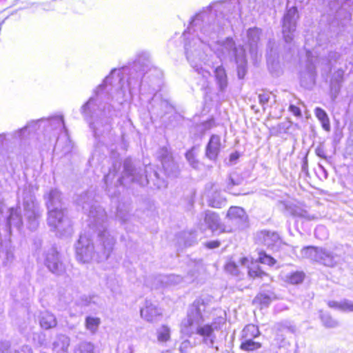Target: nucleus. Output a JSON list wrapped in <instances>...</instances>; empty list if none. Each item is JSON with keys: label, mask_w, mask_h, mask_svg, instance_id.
<instances>
[{"label": "nucleus", "mask_w": 353, "mask_h": 353, "mask_svg": "<svg viewBox=\"0 0 353 353\" xmlns=\"http://www.w3.org/2000/svg\"><path fill=\"white\" fill-rule=\"evenodd\" d=\"M161 75V72L153 66L147 52H139L129 65L112 70L94 91V96L81 107V113L89 123L94 137H99L109 132L112 121L117 116L113 105L105 100L111 99L122 104L128 97L134 94L153 93L156 91L154 84Z\"/></svg>", "instance_id": "f257e3e1"}, {"label": "nucleus", "mask_w": 353, "mask_h": 353, "mask_svg": "<svg viewBox=\"0 0 353 353\" xmlns=\"http://www.w3.org/2000/svg\"><path fill=\"white\" fill-rule=\"evenodd\" d=\"M77 204L81 205L84 213L88 214L89 227L97 232V239L94 243L85 234H81L76 244V257L82 263L92 261L97 263L107 260L113 250L114 238L106 230V213L86 192L79 196Z\"/></svg>", "instance_id": "f03ea898"}, {"label": "nucleus", "mask_w": 353, "mask_h": 353, "mask_svg": "<svg viewBox=\"0 0 353 353\" xmlns=\"http://www.w3.org/2000/svg\"><path fill=\"white\" fill-rule=\"evenodd\" d=\"M8 212L6 230L9 234L12 227L20 230L23 225L30 230H37L43 210L37 201L32 185L25 184L19 189L17 206L9 208Z\"/></svg>", "instance_id": "7ed1b4c3"}, {"label": "nucleus", "mask_w": 353, "mask_h": 353, "mask_svg": "<svg viewBox=\"0 0 353 353\" xmlns=\"http://www.w3.org/2000/svg\"><path fill=\"white\" fill-rule=\"evenodd\" d=\"M208 46L221 61L234 58L239 79L244 78L247 72V59L245 49L242 46L236 47L234 41L230 37L224 40H214V37H210L208 41Z\"/></svg>", "instance_id": "20e7f679"}, {"label": "nucleus", "mask_w": 353, "mask_h": 353, "mask_svg": "<svg viewBox=\"0 0 353 353\" xmlns=\"http://www.w3.org/2000/svg\"><path fill=\"white\" fill-rule=\"evenodd\" d=\"M121 185L126 186L130 183H137L141 186L151 184V187L161 189L167 186L165 180L161 179L158 172L150 165L145 168V175L141 169L134 168L130 161L126 160L123 164V175L118 179Z\"/></svg>", "instance_id": "39448f33"}, {"label": "nucleus", "mask_w": 353, "mask_h": 353, "mask_svg": "<svg viewBox=\"0 0 353 353\" xmlns=\"http://www.w3.org/2000/svg\"><path fill=\"white\" fill-rule=\"evenodd\" d=\"M204 46V43L200 39L193 38L188 43H185V50L187 59L191 66L204 79H208L210 73L203 67V63H205L207 61L206 55L203 52Z\"/></svg>", "instance_id": "423d86ee"}, {"label": "nucleus", "mask_w": 353, "mask_h": 353, "mask_svg": "<svg viewBox=\"0 0 353 353\" xmlns=\"http://www.w3.org/2000/svg\"><path fill=\"white\" fill-rule=\"evenodd\" d=\"M321 37H323V35L319 34L315 41L316 45H318L319 46H322L320 43ZM304 49L306 52L307 60L305 68L300 72V83L302 87L306 89H310L315 84L316 77V69L312 60L314 57L313 54H316L318 51L316 46L313 48V45L312 43H310V39L307 36L305 38Z\"/></svg>", "instance_id": "0eeeda50"}, {"label": "nucleus", "mask_w": 353, "mask_h": 353, "mask_svg": "<svg viewBox=\"0 0 353 353\" xmlns=\"http://www.w3.org/2000/svg\"><path fill=\"white\" fill-rule=\"evenodd\" d=\"M188 267V274L184 277L176 274L160 275L157 278L158 281L161 282L163 286L178 285L182 282L191 283L197 276L203 265L201 261H190Z\"/></svg>", "instance_id": "6e6552de"}, {"label": "nucleus", "mask_w": 353, "mask_h": 353, "mask_svg": "<svg viewBox=\"0 0 353 353\" xmlns=\"http://www.w3.org/2000/svg\"><path fill=\"white\" fill-rule=\"evenodd\" d=\"M207 302L202 298L196 299L188 307L186 318L181 324V330L196 323H204L207 314Z\"/></svg>", "instance_id": "1a4fd4ad"}, {"label": "nucleus", "mask_w": 353, "mask_h": 353, "mask_svg": "<svg viewBox=\"0 0 353 353\" xmlns=\"http://www.w3.org/2000/svg\"><path fill=\"white\" fill-rule=\"evenodd\" d=\"M215 330H218L216 322H213L210 324L200 323L185 328L181 330V332L188 336L197 334L202 338V341L205 344L212 346L216 339V336L214 333Z\"/></svg>", "instance_id": "9d476101"}, {"label": "nucleus", "mask_w": 353, "mask_h": 353, "mask_svg": "<svg viewBox=\"0 0 353 353\" xmlns=\"http://www.w3.org/2000/svg\"><path fill=\"white\" fill-rule=\"evenodd\" d=\"M47 223L52 230H57L60 234L70 230V221L65 218L64 209L48 210Z\"/></svg>", "instance_id": "9b49d317"}, {"label": "nucleus", "mask_w": 353, "mask_h": 353, "mask_svg": "<svg viewBox=\"0 0 353 353\" xmlns=\"http://www.w3.org/2000/svg\"><path fill=\"white\" fill-rule=\"evenodd\" d=\"M44 263L48 269L54 274L61 275L65 272V267L60 259L59 254L54 247L45 251Z\"/></svg>", "instance_id": "f8f14e48"}, {"label": "nucleus", "mask_w": 353, "mask_h": 353, "mask_svg": "<svg viewBox=\"0 0 353 353\" xmlns=\"http://www.w3.org/2000/svg\"><path fill=\"white\" fill-rule=\"evenodd\" d=\"M342 257L341 247L336 246L332 250L320 248L318 263L327 267H334L341 261Z\"/></svg>", "instance_id": "ddd939ff"}, {"label": "nucleus", "mask_w": 353, "mask_h": 353, "mask_svg": "<svg viewBox=\"0 0 353 353\" xmlns=\"http://www.w3.org/2000/svg\"><path fill=\"white\" fill-rule=\"evenodd\" d=\"M165 174L169 177H176L179 174V166L173 161L171 154L167 148H162L158 152Z\"/></svg>", "instance_id": "4468645a"}, {"label": "nucleus", "mask_w": 353, "mask_h": 353, "mask_svg": "<svg viewBox=\"0 0 353 353\" xmlns=\"http://www.w3.org/2000/svg\"><path fill=\"white\" fill-rule=\"evenodd\" d=\"M255 239L257 243L271 249L278 248L281 243V239L276 232L266 230L258 232Z\"/></svg>", "instance_id": "2eb2a0df"}, {"label": "nucleus", "mask_w": 353, "mask_h": 353, "mask_svg": "<svg viewBox=\"0 0 353 353\" xmlns=\"http://www.w3.org/2000/svg\"><path fill=\"white\" fill-rule=\"evenodd\" d=\"M43 199L47 210L64 209L62 194L57 188H51L46 191Z\"/></svg>", "instance_id": "dca6fc26"}, {"label": "nucleus", "mask_w": 353, "mask_h": 353, "mask_svg": "<svg viewBox=\"0 0 353 353\" xmlns=\"http://www.w3.org/2000/svg\"><path fill=\"white\" fill-rule=\"evenodd\" d=\"M141 317L148 322H154L161 315V310L155 302L146 299L140 310Z\"/></svg>", "instance_id": "f3484780"}, {"label": "nucleus", "mask_w": 353, "mask_h": 353, "mask_svg": "<svg viewBox=\"0 0 353 353\" xmlns=\"http://www.w3.org/2000/svg\"><path fill=\"white\" fill-rule=\"evenodd\" d=\"M227 216L232 224L239 229H243L247 226L248 216L242 208L236 206L230 207Z\"/></svg>", "instance_id": "a211bd4d"}, {"label": "nucleus", "mask_w": 353, "mask_h": 353, "mask_svg": "<svg viewBox=\"0 0 353 353\" xmlns=\"http://www.w3.org/2000/svg\"><path fill=\"white\" fill-rule=\"evenodd\" d=\"M345 70L342 68H339L334 70L331 76L330 79V97L332 101H334L337 98L344 80Z\"/></svg>", "instance_id": "6ab92c4d"}, {"label": "nucleus", "mask_w": 353, "mask_h": 353, "mask_svg": "<svg viewBox=\"0 0 353 353\" xmlns=\"http://www.w3.org/2000/svg\"><path fill=\"white\" fill-rule=\"evenodd\" d=\"M221 137L219 135L211 136L205 148V156L211 161H215L220 152Z\"/></svg>", "instance_id": "aec40b11"}, {"label": "nucleus", "mask_w": 353, "mask_h": 353, "mask_svg": "<svg viewBox=\"0 0 353 353\" xmlns=\"http://www.w3.org/2000/svg\"><path fill=\"white\" fill-rule=\"evenodd\" d=\"M210 190L207 191V197L208 205L212 208H221L225 205L226 200L221 196L220 192L214 189V185L209 184ZM208 185L206 186L208 188Z\"/></svg>", "instance_id": "412c9836"}, {"label": "nucleus", "mask_w": 353, "mask_h": 353, "mask_svg": "<svg viewBox=\"0 0 353 353\" xmlns=\"http://www.w3.org/2000/svg\"><path fill=\"white\" fill-rule=\"evenodd\" d=\"M204 221L207 225L208 228L212 230V232L220 230L223 232L224 229L220 221L219 215L214 212L208 210L204 214Z\"/></svg>", "instance_id": "4be33fe9"}, {"label": "nucleus", "mask_w": 353, "mask_h": 353, "mask_svg": "<svg viewBox=\"0 0 353 353\" xmlns=\"http://www.w3.org/2000/svg\"><path fill=\"white\" fill-rule=\"evenodd\" d=\"M70 338L64 334H59L52 343V350L56 353H69Z\"/></svg>", "instance_id": "5701e85b"}, {"label": "nucleus", "mask_w": 353, "mask_h": 353, "mask_svg": "<svg viewBox=\"0 0 353 353\" xmlns=\"http://www.w3.org/2000/svg\"><path fill=\"white\" fill-rule=\"evenodd\" d=\"M39 323L43 329L49 330L54 327L57 324V321L53 314L46 311L41 313Z\"/></svg>", "instance_id": "b1692460"}, {"label": "nucleus", "mask_w": 353, "mask_h": 353, "mask_svg": "<svg viewBox=\"0 0 353 353\" xmlns=\"http://www.w3.org/2000/svg\"><path fill=\"white\" fill-rule=\"evenodd\" d=\"M47 122L48 123L50 129L54 132L55 137L59 132L62 130L66 132V128L62 116L50 117L47 120Z\"/></svg>", "instance_id": "393cba45"}, {"label": "nucleus", "mask_w": 353, "mask_h": 353, "mask_svg": "<svg viewBox=\"0 0 353 353\" xmlns=\"http://www.w3.org/2000/svg\"><path fill=\"white\" fill-rule=\"evenodd\" d=\"M214 75L219 90L224 92L228 86V78L223 66H218L214 70Z\"/></svg>", "instance_id": "a878e982"}, {"label": "nucleus", "mask_w": 353, "mask_h": 353, "mask_svg": "<svg viewBox=\"0 0 353 353\" xmlns=\"http://www.w3.org/2000/svg\"><path fill=\"white\" fill-rule=\"evenodd\" d=\"M261 30L259 28H249L247 32V37L250 46V52L253 54L257 48V43L259 40Z\"/></svg>", "instance_id": "bb28decb"}, {"label": "nucleus", "mask_w": 353, "mask_h": 353, "mask_svg": "<svg viewBox=\"0 0 353 353\" xmlns=\"http://www.w3.org/2000/svg\"><path fill=\"white\" fill-rule=\"evenodd\" d=\"M327 304L330 307L339 310L343 312L353 311V303L347 299H344L341 301H330Z\"/></svg>", "instance_id": "cd10ccee"}, {"label": "nucleus", "mask_w": 353, "mask_h": 353, "mask_svg": "<svg viewBox=\"0 0 353 353\" xmlns=\"http://www.w3.org/2000/svg\"><path fill=\"white\" fill-rule=\"evenodd\" d=\"M101 323L100 318L88 316L85 319V327L90 333L94 334L97 332Z\"/></svg>", "instance_id": "c85d7f7f"}, {"label": "nucleus", "mask_w": 353, "mask_h": 353, "mask_svg": "<svg viewBox=\"0 0 353 353\" xmlns=\"http://www.w3.org/2000/svg\"><path fill=\"white\" fill-rule=\"evenodd\" d=\"M260 335V331L256 325L253 324L247 325L241 332V339H254Z\"/></svg>", "instance_id": "c756f323"}, {"label": "nucleus", "mask_w": 353, "mask_h": 353, "mask_svg": "<svg viewBox=\"0 0 353 353\" xmlns=\"http://www.w3.org/2000/svg\"><path fill=\"white\" fill-rule=\"evenodd\" d=\"M320 248L306 246L301 250V256L304 258L318 262L319 260Z\"/></svg>", "instance_id": "7c9ffc66"}, {"label": "nucleus", "mask_w": 353, "mask_h": 353, "mask_svg": "<svg viewBox=\"0 0 353 353\" xmlns=\"http://www.w3.org/2000/svg\"><path fill=\"white\" fill-rule=\"evenodd\" d=\"M243 182V178L236 172H231L226 181L225 190L231 192L235 185H239Z\"/></svg>", "instance_id": "2f4dec72"}, {"label": "nucleus", "mask_w": 353, "mask_h": 353, "mask_svg": "<svg viewBox=\"0 0 353 353\" xmlns=\"http://www.w3.org/2000/svg\"><path fill=\"white\" fill-rule=\"evenodd\" d=\"M296 23H283V36L287 43H290L296 32Z\"/></svg>", "instance_id": "473e14b6"}, {"label": "nucleus", "mask_w": 353, "mask_h": 353, "mask_svg": "<svg viewBox=\"0 0 353 353\" xmlns=\"http://www.w3.org/2000/svg\"><path fill=\"white\" fill-rule=\"evenodd\" d=\"M314 114L321 121L323 128L326 131H330V119L326 112L321 108H316L314 110Z\"/></svg>", "instance_id": "72a5a7b5"}, {"label": "nucleus", "mask_w": 353, "mask_h": 353, "mask_svg": "<svg viewBox=\"0 0 353 353\" xmlns=\"http://www.w3.org/2000/svg\"><path fill=\"white\" fill-rule=\"evenodd\" d=\"M240 348L243 351L253 352L261 347V344L254 339H241Z\"/></svg>", "instance_id": "f704fd0d"}, {"label": "nucleus", "mask_w": 353, "mask_h": 353, "mask_svg": "<svg viewBox=\"0 0 353 353\" xmlns=\"http://www.w3.org/2000/svg\"><path fill=\"white\" fill-rule=\"evenodd\" d=\"M170 328L165 325H161L157 330V340L159 343H165L170 339Z\"/></svg>", "instance_id": "c9c22d12"}, {"label": "nucleus", "mask_w": 353, "mask_h": 353, "mask_svg": "<svg viewBox=\"0 0 353 353\" xmlns=\"http://www.w3.org/2000/svg\"><path fill=\"white\" fill-rule=\"evenodd\" d=\"M157 105L160 110H156V108L154 107L152 108V111L154 113H157V115L161 117L167 113H169L172 110V107L168 103L167 101L161 100L157 103Z\"/></svg>", "instance_id": "e433bc0d"}, {"label": "nucleus", "mask_w": 353, "mask_h": 353, "mask_svg": "<svg viewBox=\"0 0 353 353\" xmlns=\"http://www.w3.org/2000/svg\"><path fill=\"white\" fill-rule=\"evenodd\" d=\"M305 274L303 272H294L286 276V281L290 284L296 285L303 282Z\"/></svg>", "instance_id": "4c0bfd02"}, {"label": "nucleus", "mask_w": 353, "mask_h": 353, "mask_svg": "<svg viewBox=\"0 0 353 353\" xmlns=\"http://www.w3.org/2000/svg\"><path fill=\"white\" fill-rule=\"evenodd\" d=\"M292 214L295 218L305 219L307 221L315 219L314 215H311L306 210L301 208H295L292 211Z\"/></svg>", "instance_id": "58836bf2"}, {"label": "nucleus", "mask_w": 353, "mask_h": 353, "mask_svg": "<svg viewBox=\"0 0 353 353\" xmlns=\"http://www.w3.org/2000/svg\"><path fill=\"white\" fill-rule=\"evenodd\" d=\"M94 345L90 342H81L74 350V353H94Z\"/></svg>", "instance_id": "ea45409f"}, {"label": "nucleus", "mask_w": 353, "mask_h": 353, "mask_svg": "<svg viewBox=\"0 0 353 353\" xmlns=\"http://www.w3.org/2000/svg\"><path fill=\"white\" fill-rule=\"evenodd\" d=\"M248 275L254 279L263 278L264 276H267V274L261 270L257 264H252L251 267H248Z\"/></svg>", "instance_id": "a19ab883"}, {"label": "nucleus", "mask_w": 353, "mask_h": 353, "mask_svg": "<svg viewBox=\"0 0 353 353\" xmlns=\"http://www.w3.org/2000/svg\"><path fill=\"white\" fill-rule=\"evenodd\" d=\"M321 319L323 325L326 327L332 328L338 325V322L333 319L329 314L322 313L321 314Z\"/></svg>", "instance_id": "79ce46f5"}, {"label": "nucleus", "mask_w": 353, "mask_h": 353, "mask_svg": "<svg viewBox=\"0 0 353 353\" xmlns=\"http://www.w3.org/2000/svg\"><path fill=\"white\" fill-rule=\"evenodd\" d=\"M258 260L260 263L267 264L270 266H272L276 263V260L270 255H268L263 252H259Z\"/></svg>", "instance_id": "37998d69"}, {"label": "nucleus", "mask_w": 353, "mask_h": 353, "mask_svg": "<svg viewBox=\"0 0 353 353\" xmlns=\"http://www.w3.org/2000/svg\"><path fill=\"white\" fill-rule=\"evenodd\" d=\"M85 305H96L98 307H102L103 306V300L99 298V296L97 295H91L89 296H86L85 298Z\"/></svg>", "instance_id": "c03bdc74"}, {"label": "nucleus", "mask_w": 353, "mask_h": 353, "mask_svg": "<svg viewBox=\"0 0 353 353\" xmlns=\"http://www.w3.org/2000/svg\"><path fill=\"white\" fill-rule=\"evenodd\" d=\"M43 120H39L37 121H32V122H30L29 123H28L24 128L16 131L14 134V136L15 137H18L19 139H21L22 137H23V134L27 131L28 130H30V128H34V125H36L37 124V123L39 122H43Z\"/></svg>", "instance_id": "a18cd8bd"}, {"label": "nucleus", "mask_w": 353, "mask_h": 353, "mask_svg": "<svg viewBox=\"0 0 353 353\" xmlns=\"http://www.w3.org/2000/svg\"><path fill=\"white\" fill-rule=\"evenodd\" d=\"M185 158L187 159V161H188V163H190V165L193 168H197L198 166H199V161L195 158V156H194V152L192 150H188L186 153H185Z\"/></svg>", "instance_id": "49530a36"}, {"label": "nucleus", "mask_w": 353, "mask_h": 353, "mask_svg": "<svg viewBox=\"0 0 353 353\" xmlns=\"http://www.w3.org/2000/svg\"><path fill=\"white\" fill-rule=\"evenodd\" d=\"M254 301L262 305L268 306L271 302V298L265 294L260 293L255 297Z\"/></svg>", "instance_id": "de8ad7c7"}, {"label": "nucleus", "mask_w": 353, "mask_h": 353, "mask_svg": "<svg viewBox=\"0 0 353 353\" xmlns=\"http://www.w3.org/2000/svg\"><path fill=\"white\" fill-rule=\"evenodd\" d=\"M225 270L232 275L237 276L239 274V268L236 263L234 261H229L225 266Z\"/></svg>", "instance_id": "09e8293b"}, {"label": "nucleus", "mask_w": 353, "mask_h": 353, "mask_svg": "<svg viewBox=\"0 0 353 353\" xmlns=\"http://www.w3.org/2000/svg\"><path fill=\"white\" fill-rule=\"evenodd\" d=\"M1 254L4 256L5 259L3 261V263L6 265H9L14 259L13 250L11 248L6 249L5 252H0V256H1Z\"/></svg>", "instance_id": "8fccbe9b"}, {"label": "nucleus", "mask_w": 353, "mask_h": 353, "mask_svg": "<svg viewBox=\"0 0 353 353\" xmlns=\"http://www.w3.org/2000/svg\"><path fill=\"white\" fill-rule=\"evenodd\" d=\"M314 235L316 238L320 239H324L327 237V230L323 225L316 227L314 230Z\"/></svg>", "instance_id": "3c124183"}, {"label": "nucleus", "mask_w": 353, "mask_h": 353, "mask_svg": "<svg viewBox=\"0 0 353 353\" xmlns=\"http://www.w3.org/2000/svg\"><path fill=\"white\" fill-rule=\"evenodd\" d=\"M117 217L121 221L122 223H124L128 220V213L123 212L121 209L119 207L117 212Z\"/></svg>", "instance_id": "603ef678"}, {"label": "nucleus", "mask_w": 353, "mask_h": 353, "mask_svg": "<svg viewBox=\"0 0 353 353\" xmlns=\"http://www.w3.org/2000/svg\"><path fill=\"white\" fill-rule=\"evenodd\" d=\"M10 344L8 341L0 342V353H10Z\"/></svg>", "instance_id": "864d4df0"}, {"label": "nucleus", "mask_w": 353, "mask_h": 353, "mask_svg": "<svg viewBox=\"0 0 353 353\" xmlns=\"http://www.w3.org/2000/svg\"><path fill=\"white\" fill-rule=\"evenodd\" d=\"M270 99V94L269 93H263L259 94V101L261 105H265Z\"/></svg>", "instance_id": "5fc2aeb1"}, {"label": "nucleus", "mask_w": 353, "mask_h": 353, "mask_svg": "<svg viewBox=\"0 0 353 353\" xmlns=\"http://www.w3.org/2000/svg\"><path fill=\"white\" fill-rule=\"evenodd\" d=\"M290 111L296 117L301 116V111L297 106L291 104L289 107Z\"/></svg>", "instance_id": "6e6d98bb"}, {"label": "nucleus", "mask_w": 353, "mask_h": 353, "mask_svg": "<svg viewBox=\"0 0 353 353\" xmlns=\"http://www.w3.org/2000/svg\"><path fill=\"white\" fill-rule=\"evenodd\" d=\"M14 353H32V351L28 345H23L19 349L15 350Z\"/></svg>", "instance_id": "4d7b16f0"}, {"label": "nucleus", "mask_w": 353, "mask_h": 353, "mask_svg": "<svg viewBox=\"0 0 353 353\" xmlns=\"http://www.w3.org/2000/svg\"><path fill=\"white\" fill-rule=\"evenodd\" d=\"M316 154L323 159H326L325 152L323 147L319 146L315 150Z\"/></svg>", "instance_id": "13d9d810"}, {"label": "nucleus", "mask_w": 353, "mask_h": 353, "mask_svg": "<svg viewBox=\"0 0 353 353\" xmlns=\"http://www.w3.org/2000/svg\"><path fill=\"white\" fill-rule=\"evenodd\" d=\"M205 245L209 249H214L219 247L220 242L219 241H211L206 243Z\"/></svg>", "instance_id": "bf43d9fd"}, {"label": "nucleus", "mask_w": 353, "mask_h": 353, "mask_svg": "<svg viewBox=\"0 0 353 353\" xmlns=\"http://www.w3.org/2000/svg\"><path fill=\"white\" fill-rule=\"evenodd\" d=\"M205 15L206 14H205V12H199L196 13L194 15V17L192 18V22H194V21H199V20L203 21L205 19Z\"/></svg>", "instance_id": "052dcab7"}, {"label": "nucleus", "mask_w": 353, "mask_h": 353, "mask_svg": "<svg viewBox=\"0 0 353 353\" xmlns=\"http://www.w3.org/2000/svg\"><path fill=\"white\" fill-rule=\"evenodd\" d=\"M239 154L237 152H233L230 155V164L235 163L236 161L239 159Z\"/></svg>", "instance_id": "680f3d73"}, {"label": "nucleus", "mask_w": 353, "mask_h": 353, "mask_svg": "<svg viewBox=\"0 0 353 353\" xmlns=\"http://www.w3.org/2000/svg\"><path fill=\"white\" fill-rule=\"evenodd\" d=\"M114 174H112L111 172H110L108 174L104 176L103 180L105 181V183L107 186V191L110 192V189H108V180L112 176H114Z\"/></svg>", "instance_id": "e2e57ef3"}, {"label": "nucleus", "mask_w": 353, "mask_h": 353, "mask_svg": "<svg viewBox=\"0 0 353 353\" xmlns=\"http://www.w3.org/2000/svg\"><path fill=\"white\" fill-rule=\"evenodd\" d=\"M239 263L242 266H247L249 264V259L247 257H242L239 260Z\"/></svg>", "instance_id": "0e129e2a"}, {"label": "nucleus", "mask_w": 353, "mask_h": 353, "mask_svg": "<svg viewBox=\"0 0 353 353\" xmlns=\"http://www.w3.org/2000/svg\"><path fill=\"white\" fill-rule=\"evenodd\" d=\"M190 342L188 341H184L180 345V350L182 352L183 349H186L189 346Z\"/></svg>", "instance_id": "69168bd1"}, {"label": "nucleus", "mask_w": 353, "mask_h": 353, "mask_svg": "<svg viewBox=\"0 0 353 353\" xmlns=\"http://www.w3.org/2000/svg\"><path fill=\"white\" fill-rule=\"evenodd\" d=\"M214 123V120H209L208 122H206L205 125H207L208 128H211Z\"/></svg>", "instance_id": "338daca9"}, {"label": "nucleus", "mask_w": 353, "mask_h": 353, "mask_svg": "<svg viewBox=\"0 0 353 353\" xmlns=\"http://www.w3.org/2000/svg\"><path fill=\"white\" fill-rule=\"evenodd\" d=\"M188 34H189V32L187 31V30H185L183 33V37H185V39H188Z\"/></svg>", "instance_id": "774afa93"}]
</instances>
